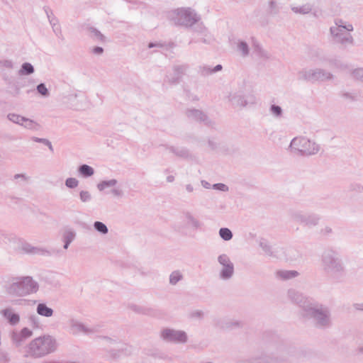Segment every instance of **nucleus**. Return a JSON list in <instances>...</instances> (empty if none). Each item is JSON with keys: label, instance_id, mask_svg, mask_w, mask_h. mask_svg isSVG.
Masks as SVG:
<instances>
[{"label": "nucleus", "instance_id": "1", "mask_svg": "<svg viewBox=\"0 0 363 363\" xmlns=\"http://www.w3.org/2000/svg\"><path fill=\"white\" fill-rule=\"evenodd\" d=\"M58 347L56 338L50 335H44L32 340L25 347V357L33 359L41 358L55 352Z\"/></svg>", "mask_w": 363, "mask_h": 363}, {"label": "nucleus", "instance_id": "2", "mask_svg": "<svg viewBox=\"0 0 363 363\" xmlns=\"http://www.w3.org/2000/svg\"><path fill=\"white\" fill-rule=\"evenodd\" d=\"M301 313L304 317L313 318L318 327L325 328L332 325L330 309L316 302L305 301L302 306Z\"/></svg>", "mask_w": 363, "mask_h": 363}, {"label": "nucleus", "instance_id": "3", "mask_svg": "<svg viewBox=\"0 0 363 363\" xmlns=\"http://www.w3.org/2000/svg\"><path fill=\"white\" fill-rule=\"evenodd\" d=\"M39 289V284L32 277H17L11 279L6 291L10 295L26 296L35 294Z\"/></svg>", "mask_w": 363, "mask_h": 363}, {"label": "nucleus", "instance_id": "4", "mask_svg": "<svg viewBox=\"0 0 363 363\" xmlns=\"http://www.w3.org/2000/svg\"><path fill=\"white\" fill-rule=\"evenodd\" d=\"M353 30L352 23L337 18L335 20L334 25L330 28V34L335 43L347 47L354 43V38L351 34Z\"/></svg>", "mask_w": 363, "mask_h": 363}, {"label": "nucleus", "instance_id": "5", "mask_svg": "<svg viewBox=\"0 0 363 363\" xmlns=\"http://www.w3.org/2000/svg\"><path fill=\"white\" fill-rule=\"evenodd\" d=\"M321 267L328 275L336 277L345 271V267L339 254L332 250L325 251L321 257Z\"/></svg>", "mask_w": 363, "mask_h": 363}, {"label": "nucleus", "instance_id": "6", "mask_svg": "<svg viewBox=\"0 0 363 363\" xmlns=\"http://www.w3.org/2000/svg\"><path fill=\"white\" fill-rule=\"evenodd\" d=\"M289 149L293 153L308 157L316 155L320 151V146L314 140L300 135L291 140Z\"/></svg>", "mask_w": 363, "mask_h": 363}, {"label": "nucleus", "instance_id": "7", "mask_svg": "<svg viewBox=\"0 0 363 363\" xmlns=\"http://www.w3.org/2000/svg\"><path fill=\"white\" fill-rule=\"evenodd\" d=\"M169 17L174 24L191 27L200 21V16L190 7L175 9L169 13Z\"/></svg>", "mask_w": 363, "mask_h": 363}, {"label": "nucleus", "instance_id": "8", "mask_svg": "<svg viewBox=\"0 0 363 363\" xmlns=\"http://www.w3.org/2000/svg\"><path fill=\"white\" fill-rule=\"evenodd\" d=\"M159 336L162 340L167 343L185 345L189 342L186 332L168 327L162 328Z\"/></svg>", "mask_w": 363, "mask_h": 363}, {"label": "nucleus", "instance_id": "9", "mask_svg": "<svg viewBox=\"0 0 363 363\" xmlns=\"http://www.w3.org/2000/svg\"><path fill=\"white\" fill-rule=\"evenodd\" d=\"M300 79L310 82H323L333 79V74L320 68H305L298 72Z\"/></svg>", "mask_w": 363, "mask_h": 363}, {"label": "nucleus", "instance_id": "10", "mask_svg": "<svg viewBox=\"0 0 363 363\" xmlns=\"http://www.w3.org/2000/svg\"><path fill=\"white\" fill-rule=\"evenodd\" d=\"M217 262L219 266L218 277L221 281H229L235 274V265L230 256L225 253L219 255L217 257Z\"/></svg>", "mask_w": 363, "mask_h": 363}, {"label": "nucleus", "instance_id": "11", "mask_svg": "<svg viewBox=\"0 0 363 363\" xmlns=\"http://www.w3.org/2000/svg\"><path fill=\"white\" fill-rule=\"evenodd\" d=\"M291 217L294 222L308 227L317 225L320 219V216L316 213H306L301 211H292Z\"/></svg>", "mask_w": 363, "mask_h": 363}, {"label": "nucleus", "instance_id": "12", "mask_svg": "<svg viewBox=\"0 0 363 363\" xmlns=\"http://www.w3.org/2000/svg\"><path fill=\"white\" fill-rule=\"evenodd\" d=\"M182 220L186 229L194 232L201 230L203 225L199 218L189 211L183 212Z\"/></svg>", "mask_w": 363, "mask_h": 363}, {"label": "nucleus", "instance_id": "13", "mask_svg": "<svg viewBox=\"0 0 363 363\" xmlns=\"http://www.w3.org/2000/svg\"><path fill=\"white\" fill-rule=\"evenodd\" d=\"M18 252L21 254L31 255H49L50 252L43 247L34 246L29 242L21 239V244L19 245Z\"/></svg>", "mask_w": 363, "mask_h": 363}, {"label": "nucleus", "instance_id": "14", "mask_svg": "<svg viewBox=\"0 0 363 363\" xmlns=\"http://www.w3.org/2000/svg\"><path fill=\"white\" fill-rule=\"evenodd\" d=\"M228 102L235 107H245L247 105V101L243 94V92L239 89H231L225 96Z\"/></svg>", "mask_w": 363, "mask_h": 363}, {"label": "nucleus", "instance_id": "15", "mask_svg": "<svg viewBox=\"0 0 363 363\" xmlns=\"http://www.w3.org/2000/svg\"><path fill=\"white\" fill-rule=\"evenodd\" d=\"M67 326L69 332L73 335H78L80 333L89 334L94 332L92 329L89 328L81 321L73 318H69L67 320Z\"/></svg>", "mask_w": 363, "mask_h": 363}, {"label": "nucleus", "instance_id": "16", "mask_svg": "<svg viewBox=\"0 0 363 363\" xmlns=\"http://www.w3.org/2000/svg\"><path fill=\"white\" fill-rule=\"evenodd\" d=\"M21 238L17 236L14 233H5L3 235L1 244L4 245L6 249L17 252L19 245L21 244Z\"/></svg>", "mask_w": 363, "mask_h": 363}, {"label": "nucleus", "instance_id": "17", "mask_svg": "<svg viewBox=\"0 0 363 363\" xmlns=\"http://www.w3.org/2000/svg\"><path fill=\"white\" fill-rule=\"evenodd\" d=\"M33 330L27 327L23 328L18 332H13L11 334V340L16 346H21L27 339L33 336Z\"/></svg>", "mask_w": 363, "mask_h": 363}, {"label": "nucleus", "instance_id": "18", "mask_svg": "<svg viewBox=\"0 0 363 363\" xmlns=\"http://www.w3.org/2000/svg\"><path fill=\"white\" fill-rule=\"evenodd\" d=\"M188 67L186 65L174 66L172 71L167 75V79L170 83H177L186 74Z\"/></svg>", "mask_w": 363, "mask_h": 363}, {"label": "nucleus", "instance_id": "19", "mask_svg": "<svg viewBox=\"0 0 363 363\" xmlns=\"http://www.w3.org/2000/svg\"><path fill=\"white\" fill-rule=\"evenodd\" d=\"M340 69L342 70H348L349 76L354 81L363 83V67H349L347 65L341 64Z\"/></svg>", "mask_w": 363, "mask_h": 363}, {"label": "nucleus", "instance_id": "20", "mask_svg": "<svg viewBox=\"0 0 363 363\" xmlns=\"http://www.w3.org/2000/svg\"><path fill=\"white\" fill-rule=\"evenodd\" d=\"M1 314L12 325H16L20 322V315L15 313L11 308H6L1 311Z\"/></svg>", "mask_w": 363, "mask_h": 363}, {"label": "nucleus", "instance_id": "21", "mask_svg": "<svg viewBox=\"0 0 363 363\" xmlns=\"http://www.w3.org/2000/svg\"><path fill=\"white\" fill-rule=\"evenodd\" d=\"M186 115L189 119L196 121H206L207 119V116L203 112L195 108L187 109Z\"/></svg>", "mask_w": 363, "mask_h": 363}, {"label": "nucleus", "instance_id": "22", "mask_svg": "<svg viewBox=\"0 0 363 363\" xmlns=\"http://www.w3.org/2000/svg\"><path fill=\"white\" fill-rule=\"evenodd\" d=\"M312 5L306 3L301 5H291V10L296 14L306 15L312 11Z\"/></svg>", "mask_w": 363, "mask_h": 363}, {"label": "nucleus", "instance_id": "23", "mask_svg": "<svg viewBox=\"0 0 363 363\" xmlns=\"http://www.w3.org/2000/svg\"><path fill=\"white\" fill-rule=\"evenodd\" d=\"M36 313L40 316L50 318L53 315L54 311L52 308L48 307L45 303H40L36 306Z\"/></svg>", "mask_w": 363, "mask_h": 363}, {"label": "nucleus", "instance_id": "24", "mask_svg": "<svg viewBox=\"0 0 363 363\" xmlns=\"http://www.w3.org/2000/svg\"><path fill=\"white\" fill-rule=\"evenodd\" d=\"M21 126L32 131H38L42 128L40 124L37 121L26 117H24Z\"/></svg>", "mask_w": 363, "mask_h": 363}, {"label": "nucleus", "instance_id": "25", "mask_svg": "<svg viewBox=\"0 0 363 363\" xmlns=\"http://www.w3.org/2000/svg\"><path fill=\"white\" fill-rule=\"evenodd\" d=\"M298 272L296 270H279L277 272V277L281 280H289L298 276Z\"/></svg>", "mask_w": 363, "mask_h": 363}, {"label": "nucleus", "instance_id": "26", "mask_svg": "<svg viewBox=\"0 0 363 363\" xmlns=\"http://www.w3.org/2000/svg\"><path fill=\"white\" fill-rule=\"evenodd\" d=\"M118 184V180L111 179L109 180H102L96 185V188L99 191H104L108 188L113 189Z\"/></svg>", "mask_w": 363, "mask_h": 363}, {"label": "nucleus", "instance_id": "27", "mask_svg": "<svg viewBox=\"0 0 363 363\" xmlns=\"http://www.w3.org/2000/svg\"><path fill=\"white\" fill-rule=\"evenodd\" d=\"M167 150L179 157L187 158L190 155L189 150L184 147L170 146L167 147Z\"/></svg>", "mask_w": 363, "mask_h": 363}, {"label": "nucleus", "instance_id": "28", "mask_svg": "<svg viewBox=\"0 0 363 363\" xmlns=\"http://www.w3.org/2000/svg\"><path fill=\"white\" fill-rule=\"evenodd\" d=\"M76 232L72 229H67L64 231L62 238L65 242L64 248L67 249L70 243L74 240Z\"/></svg>", "mask_w": 363, "mask_h": 363}, {"label": "nucleus", "instance_id": "29", "mask_svg": "<svg viewBox=\"0 0 363 363\" xmlns=\"http://www.w3.org/2000/svg\"><path fill=\"white\" fill-rule=\"evenodd\" d=\"M289 298L294 302L298 303L302 308L303 303L306 301H310L308 298L303 297L301 294L295 290H289L288 292Z\"/></svg>", "mask_w": 363, "mask_h": 363}, {"label": "nucleus", "instance_id": "30", "mask_svg": "<svg viewBox=\"0 0 363 363\" xmlns=\"http://www.w3.org/2000/svg\"><path fill=\"white\" fill-rule=\"evenodd\" d=\"M270 116L276 119H280L283 117L284 111L282 108L276 104H271L269 108Z\"/></svg>", "mask_w": 363, "mask_h": 363}, {"label": "nucleus", "instance_id": "31", "mask_svg": "<svg viewBox=\"0 0 363 363\" xmlns=\"http://www.w3.org/2000/svg\"><path fill=\"white\" fill-rule=\"evenodd\" d=\"M78 172L83 177L87 178L94 175V169L89 165L82 164L79 167Z\"/></svg>", "mask_w": 363, "mask_h": 363}, {"label": "nucleus", "instance_id": "32", "mask_svg": "<svg viewBox=\"0 0 363 363\" xmlns=\"http://www.w3.org/2000/svg\"><path fill=\"white\" fill-rule=\"evenodd\" d=\"M28 323L32 329H40L42 324L38 316L35 314L30 315L28 317Z\"/></svg>", "mask_w": 363, "mask_h": 363}, {"label": "nucleus", "instance_id": "33", "mask_svg": "<svg viewBox=\"0 0 363 363\" xmlns=\"http://www.w3.org/2000/svg\"><path fill=\"white\" fill-rule=\"evenodd\" d=\"M237 50L242 57H247L250 52L248 45L242 40H238L237 42Z\"/></svg>", "mask_w": 363, "mask_h": 363}, {"label": "nucleus", "instance_id": "34", "mask_svg": "<svg viewBox=\"0 0 363 363\" xmlns=\"http://www.w3.org/2000/svg\"><path fill=\"white\" fill-rule=\"evenodd\" d=\"M183 279V274L179 270L173 271L169 275V284L172 286L176 285Z\"/></svg>", "mask_w": 363, "mask_h": 363}, {"label": "nucleus", "instance_id": "35", "mask_svg": "<svg viewBox=\"0 0 363 363\" xmlns=\"http://www.w3.org/2000/svg\"><path fill=\"white\" fill-rule=\"evenodd\" d=\"M89 35L95 40L104 42L105 41V36L97 29L94 28H89L88 29Z\"/></svg>", "mask_w": 363, "mask_h": 363}, {"label": "nucleus", "instance_id": "36", "mask_svg": "<svg viewBox=\"0 0 363 363\" xmlns=\"http://www.w3.org/2000/svg\"><path fill=\"white\" fill-rule=\"evenodd\" d=\"M34 72L33 66L29 62H24L18 72L20 75H29Z\"/></svg>", "mask_w": 363, "mask_h": 363}, {"label": "nucleus", "instance_id": "37", "mask_svg": "<svg viewBox=\"0 0 363 363\" xmlns=\"http://www.w3.org/2000/svg\"><path fill=\"white\" fill-rule=\"evenodd\" d=\"M93 225L94 228L101 235H106L108 232L107 226L101 221H95Z\"/></svg>", "mask_w": 363, "mask_h": 363}, {"label": "nucleus", "instance_id": "38", "mask_svg": "<svg viewBox=\"0 0 363 363\" xmlns=\"http://www.w3.org/2000/svg\"><path fill=\"white\" fill-rule=\"evenodd\" d=\"M37 92L43 98L50 96V91L44 83H40L36 86Z\"/></svg>", "mask_w": 363, "mask_h": 363}, {"label": "nucleus", "instance_id": "39", "mask_svg": "<svg viewBox=\"0 0 363 363\" xmlns=\"http://www.w3.org/2000/svg\"><path fill=\"white\" fill-rule=\"evenodd\" d=\"M7 118L13 123L21 125L24 116L11 113L7 115Z\"/></svg>", "mask_w": 363, "mask_h": 363}, {"label": "nucleus", "instance_id": "40", "mask_svg": "<svg viewBox=\"0 0 363 363\" xmlns=\"http://www.w3.org/2000/svg\"><path fill=\"white\" fill-rule=\"evenodd\" d=\"M219 235L225 241L230 240L233 238V233L229 228H222L219 230Z\"/></svg>", "mask_w": 363, "mask_h": 363}, {"label": "nucleus", "instance_id": "41", "mask_svg": "<svg viewBox=\"0 0 363 363\" xmlns=\"http://www.w3.org/2000/svg\"><path fill=\"white\" fill-rule=\"evenodd\" d=\"M79 199L82 203H87L91 201V194L86 190H82L79 191Z\"/></svg>", "mask_w": 363, "mask_h": 363}, {"label": "nucleus", "instance_id": "42", "mask_svg": "<svg viewBox=\"0 0 363 363\" xmlns=\"http://www.w3.org/2000/svg\"><path fill=\"white\" fill-rule=\"evenodd\" d=\"M342 97L350 101H356L359 99V95L356 92L345 91L342 94Z\"/></svg>", "mask_w": 363, "mask_h": 363}, {"label": "nucleus", "instance_id": "43", "mask_svg": "<svg viewBox=\"0 0 363 363\" xmlns=\"http://www.w3.org/2000/svg\"><path fill=\"white\" fill-rule=\"evenodd\" d=\"M189 318L193 320H201L204 316V313L201 310H193L189 312Z\"/></svg>", "mask_w": 363, "mask_h": 363}, {"label": "nucleus", "instance_id": "44", "mask_svg": "<svg viewBox=\"0 0 363 363\" xmlns=\"http://www.w3.org/2000/svg\"><path fill=\"white\" fill-rule=\"evenodd\" d=\"M259 245V247L262 249L263 252L265 254H267V255L272 254L271 246L267 240H265L264 239L260 240Z\"/></svg>", "mask_w": 363, "mask_h": 363}, {"label": "nucleus", "instance_id": "45", "mask_svg": "<svg viewBox=\"0 0 363 363\" xmlns=\"http://www.w3.org/2000/svg\"><path fill=\"white\" fill-rule=\"evenodd\" d=\"M79 185V181L74 177H69L65 180V186L69 189H74Z\"/></svg>", "mask_w": 363, "mask_h": 363}, {"label": "nucleus", "instance_id": "46", "mask_svg": "<svg viewBox=\"0 0 363 363\" xmlns=\"http://www.w3.org/2000/svg\"><path fill=\"white\" fill-rule=\"evenodd\" d=\"M111 193L113 197L116 199H121L124 195L123 191L120 187H117L116 186L111 189Z\"/></svg>", "mask_w": 363, "mask_h": 363}, {"label": "nucleus", "instance_id": "47", "mask_svg": "<svg viewBox=\"0 0 363 363\" xmlns=\"http://www.w3.org/2000/svg\"><path fill=\"white\" fill-rule=\"evenodd\" d=\"M13 179L20 183H26L30 180V177L26 174H16L13 176Z\"/></svg>", "mask_w": 363, "mask_h": 363}, {"label": "nucleus", "instance_id": "48", "mask_svg": "<svg viewBox=\"0 0 363 363\" xmlns=\"http://www.w3.org/2000/svg\"><path fill=\"white\" fill-rule=\"evenodd\" d=\"M199 72L203 76H208L212 74V67L208 65L200 66Z\"/></svg>", "mask_w": 363, "mask_h": 363}, {"label": "nucleus", "instance_id": "49", "mask_svg": "<svg viewBox=\"0 0 363 363\" xmlns=\"http://www.w3.org/2000/svg\"><path fill=\"white\" fill-rule=\"evenodd\" d=\"M32 140L36 143H43L44 145H47L51 151L53 150L52 143L48 140L45 138H39L37 137H33Z\"/></svg>", "mask_w": 363, "mask_h": 363}, {"label": "nucleus", "instance_id": "50", "mask_svg": "<svg viewBox=\"0 0 363 363\" xmlns=\"http://www.w3.org/2000/svg\"><path fill=\"white\" fill-rule=\"evenodd\" d=\"M212 188L213 189L223 191V192L228 191V190H229L228 186L226 184H223V183L215 184L212 186Z\"/></svg>", "mask_w": 363, "mask_h": 363}, {"label": "nucleus", "instance_id": "51", "mask_svg": "<svg viewBox=\"0 0 363 363\" xmlns=\"http://www.w3.org/2000/svg\"><path fill=\"white\" fill-rule=\"evenodd\" d=\"M256 52H258L260 57L267 58L269 57L268 53L264 50L259 45L256 46Z\"/></svg>", "mask_w": 363, "mask_h": 363}, {"label": "nucleus", "instance_id": "52", "mask_svg": "<svg viewBox=\"0 0 363 363\" xmlns=\"http://www.w3.org/2000/svg\"><path fill=\"white\" fill-rule=\"evenodd\" d=\"M91 52L95 55H101L104 52V49L101 47H94L91 48Z\"/></svg>", "mask_w": 363, "mask_h": 363}, {"label": "nucleus", "instance_id": "53", "mask_svg": "<svg viewBox=\"0 0 363 363\" xmlns=\"http://www.w3.org/2000/svg\"><path fill=\"white\" fill-rule=\"evenodd\" d=\"M184 189L187 193H192L194 191V187L191 184H186Z\"/></svg>", "mask_w": 363, "mask_h": 363}, {"label": "nucleus", "instance_id": "54", "mask_svg": "<svg viewBox=\"0 0 363 363\" xmlns=\"http://www.w3.org/2000/svg\"><path fill=\"white\" fill-rule=\"evenodd\" d=\"M269 7L271 9H275L277 6V3L275 0H269L268 2Z\"/></svg>", "mask_w": 363, "mask_h": 363}, {"label": "nucleus", "instance_id": "55", "mask_svg": "<svg viewBox=\"0 0 363 363\" xmlns=\"http://www.w3.org/2000/svg\"><path fill=\"white\" fill-rule=\"evenodd\" d=\"M162 45L159 43H150L148 44V48H162Z\"/></svg>", "mask_w": 363, "mask_h": 363}, {"label": "nucleus", "instance_id": "56", "mask_svg": "<svg viewBox=\"0 0 363 363\" xmlns=\"http://www.w3.org/2000/svg\"><path fill=\"white\" fill-rule=\"evenodd\" d=\"M223 69V67L221 65H217L216 66L212 67V72L213 74L221 71Z\"/></svg>", "mask_w": 363, "mask_h": 363}, {"label": "nucleus", "instance_id": "57", "mask_svg": "<svg viewBox=\"0 0 363 363\" xmlns=\"http://www.w3.org/2000/svg\"><path fill=\"white\" fill-rule=\"evenodd\" d=\"M354 308L356 310L363 311V303H356L353 304Z\"/></svg>", "mask_w": 363, "mask_h": 363}, {"label": "nucleus", "instance_id": "58", "mask_svg": "<svg viewBox=\"0 0 363 363\" xmlns=\"http://www.w3.org/2000/svg\"><path fill=\"white\" fill-rule=\"evenodd\" d=\"M201 185L205 189H210L211 187V185L210 184V183H208V182L204 181V180L201 181Z\"/></svg>", "mask_w": 363, "mask_h": 363}, {"label": "nucleus", "instance_id": "59", "mask_svg": "<svg viewBox=\"0 0 363 363\" xmlns=\"http://www.w3.org/2000/svg\"><path fill=\"white\" fill-rule=\"evenodd\" d=\"M175 180V177L173 175H169L166 178V181L168 182V183H172L174 182Z\"/></svg>", "mask_w": 363, "mask_h": 363}, {"label": "nucleus", "instance_id": "60", "mask_svg": "<svg viewBox=\"0 0 363 363\" xmlns=\"http://www.w3.org/2000/svg\"><path fill=\"white\" fill-rule=\"evenodd\" d=\"M4 66L8 68H12L13 67V63L11 61H5L4 62Z\"/></svg>", "mask_w": 363, "mask_h": 363}, {"label": "nucleus", "instance_id": "61", "mask_svg": "<svg viewBox=\"0 0 363 363\" xmlns=\"http://www.w3.org/2000/svg\"><path fill=\"white\" fill-rule=\"evenodd\" d=\"M324 233H330L332 232V228L330 227L326 226L324 229L322 230Z\"/></svg>", "mask_w": 363, "mask_h": 363}, {"label": "nucleus", "instance_id": "62", "mask_svg": "<svg viewBox=\"0 0 363 363\" xmlns=\"http://www.w3.org/2000/svg\"><path fill=\"white\" fill-rule=\"evenodd\" d=\"M53 30L55 33H57V31L61 33L60 27L59 25L53 24Z\"/></svg>", "mask_w": 363, "mask_h": 363}, {"label": "nucleus", "instance_id": "63", "mask_svg": "<svg viewBox=\"0 0 363 363\" xmlns=\"http://www.w3.org/2000/svg\"><path fill=\"white\" fill-rule=\"evenodd\" d=\"M209 38L208 36H204V38H201V40L204 43H209Z\"/></svg>", "mask_w": 363, "mask_h": 363}, {"label": "nucleus", "instance_id": "64", "mask_svg": "<svg viewBox=\"0 0 363 363\" xmlns=\"http://www.w3.org/2000/svg\"><path fill=\"white\" fill-rule=\"evenodd\" d=\"M43 363H56V362H52V361H44Z\"/></svg>", "mask_w": 363, "mask_h": 363}]
</instances>
